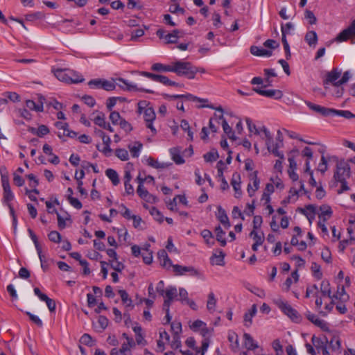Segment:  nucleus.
<instances>
[{
  "label": "nucleus",
  "instance_id": "obj_1",
  "mask_svg": "<svg viewBox=\"0 0 355 355\" xmlns=\"http://www.w3.org/2000/svg\"><path fill=\"white\" fill-rule=\"evenodd\" d=\"M350 177L351 168L348 162H345V159L337 161L336 168L334 171L333 179L335 182H339L341 184L340 189L338 191V193L349 190L347 180Z\"/></svg>",
  "mask_w": 355,
  "mask_h": 355
},
{
  "label": "nucleus",
  "instance_id": "obj_2",
  "mask_svg": "<svg viewBox=\"0 0 355 355\" xmlns=\"http://www.w3.org/2000/svg\"><path fill=\"white\" fill-rule=\"evenodd\" d=\"M173 72L179 76L193 79L198 72V68L189 62L177 61L173 62Z\"/></svg>",
  "mask_w": 355,
  "mask_h": 355
},
{
  "label": "nucleus",
  "instance_id": "obj_3",
  "mask_svg": "<svg viewBox=\"0 0 355 355\" xmlns=\"http://www.w3.org/2000/svg\"><path fill=\"white\" fill-rule=\"evenodd\" d=\"M275 303L278 306V308L293 322L298 323L302 320L301 315L286 301L279 298L275 300Z\"/></svg>",
  "mask_w": 355,
  "mask_h": 355
},
{
  "label": "nucleus",
  "instance_id": "obj_4",
  "mask_svg": "<svg viewBox=\"0 0 355 355\" xmlns=\"http://www.w3.org/2000/svg\"><path fill=\"white\" fill-rule=\"evenodd\" d=\"M311 343L312 345L309 343L305 344L306 352L310 355H317L318 353L316 350L319 352L327 346L328 339L325 336L321 338L313 336L311 338Z\"/></svg>",
  "mask_w": 355,
  "mask_h": 355
},
{
  "label": "nucleus",
  "instance_id": "obj_5",
  "mask_svg": "<svg viewBox=\"0 0 355 355\" xmlns=\"http://www.w3.org/2000/svg\"><path fill=\"white\" fill-rule=\"evenodd\" d=\"M261 223H254V229L250 233V237L253 240L252 245L253 251L257 252L259 247L263 245L265 240L263 232L260 228Z\"/></svg>",
  "mask_w": 355,
  "mask_h": 355
},
{
  "label": "nucleus",
  "instance_id": "obj_6",
  "mask_svg": "<svg viewBox=\"0 0 355 355\" xmlns=\"http://www.w3.org/2000/svg\"><path fill=\"white\" fill-rule=\"evenodd\" d=\"M351 40L352 43H355V19L350 26L341 31L336 37V41L341 42Z\"/></svg>",
  "mask_w": 355,
  "mask_h": 355
},
{
  "label": "nucleus",
  "instance_id": "obj_7",
  "mask_svg": "<svg viewBox=\"0 0 355 355\" xmlns=\"http://www.w3.org/2000/svg\"><path fill=\"white\" fill-rule=\"evenodd\" d=\"M143 114L146 127L149 128L151 130L153 135H155L157 133V130L153 126V123L156 118L154 109L152 107H148L144 109Z\"/></svg>",
  "mask_w": 355,
  "mask_h": 355
},
{
  "label": "nucleus",
  "instance_id": "obj_8",
  "mask_svg": "<svg viewBox=\"0 0 355 355\" xmlns=\"http://www.w3.org/2000/svg\"><path fill=\"white\" fill-rule=\"evenodd\" d=\"M266 85H263L261 87H254L253 90L257 94L268 97L270 98H273L275 100H278L282 98L283 92L279 89H263V88L266 87Z\"/></svg>",
  "mask_w": 355,
  "mask_h": 355
},
{
  "label": "nucleus",
  "instance_id": "obj_9",
  "mask_svg": "<svg viewBox=\"0 0 355 355\" xmlns=\"http://www.w3.org/2000/svg\"><path fill=\"white\" fill-rule=\"evenodd\" d=\"M178 291L177 288L175 286H170L164 292L165 300L163 304V309H168L170 308L171 302L175 300L177 297Z\"/></svg>",
  "mask_w": 355,
  "mask_h": 355
},
{
  "label": "nucleus",
  "instance_id": "obj_10",
  "mask_svg": "<svg viewBox=\"0 0 355 355\" xmlns=\"http://www.w3.org/2000/svg\"><path fill=\"white\" fill-rule=\"evenodd\" d=\"M254 209V201L251 204L248 203L247 205V208L243 211V213L241 212L240 209L238 207H234L232 210V218L234 219H239L241 218V220H244L245 217L244 214L248 216H251L253 214Z\"/></svg>",
  "mask_w": 355,
  "mask_h": 355
},
{
  "label": "nucleus",
  "instance_id": "obj_11",
  "mask_svg": "<svg viewBox=\"0 0 355 355\" xmlns=\"http://www.w3.org/2000/svg\"><path fill=\"white\" fill-rule=\"evenodd\" d=\"M173 270L178 275H184L188 274L191 276H198L199 271L193 266H183L180 265H173Z\"/></svg>",
  "mask_w": 355,
  "mask_h": 355
},
{
  "label": "nucleus",
  "instance_id": "obj_12",
  "mask_svg": "<svg viewBox=\"0 0 355 355\" xmlns=\"http://www.w3.org/2000/svg\"><path fill=\"white\" fill-rule=\"evenodd\" d=\"M307 319L311 321L315 326L320 327L322 330L324 331H329V325L327 322H326L324 320L320 318L318 315L311 313V312H308L306 313Z\"/></svg>",
  "mask_w": 355,
  "mask_h": 355
},
{
  "label": "nucleus",
  "instance_id": "obj_13",
  "mask_svg": "<svg viewBox=\"0 0 355 355\" xmlns=\"http://www.w3.org/2000/svg\"><path fill=\"white\" fill-rule=\"evenodd\" d=\"M117 80L120 83H122L123 85L117 84L119 87H121L124 90L127 91H139V92H144L148 94H153L154 92L150 89H143V88H139L136 85L132 84L130 83H128L127 80H124L123 78H118Z\"/></svg>",
  "mask_w": 355,
  "mask_h": 355
},
{
  "label": "nucleus",
  "instance_id": "obj_14",
  "mask_svg": "<svg viewBox=\"0 0 355 355\" xmlns=\"http://www.w3.org/2000/svg\"><path fill=\"white\" fill-rule=\"evenodd\" d=\"M317 215L320 220L325 222L329 220L332 216V209L327 205H322L321 206H317Z\"/></svg>",
  "mask_w": 355,
  "mask_h": 355
},
{
  "label": "nucleus",
  "instance_id": "obj_15",
  "mask_svg": "<svg viewBox=\"0 0 355 355\" xmlns=\"http://www.w3.org/2000/svg\"><path fill=\"white\" fill-rule=\"evenodd\" d=\"M257 175H258V172L257 171L251 173L249 175L250 180L252 181V186L250 183L248 184V193L250 197L254 196V192L259 187L260 181H259V179L258 178Z\"/></svg>",
  "mask_w": 355,
  "mask_h": 355
},
{
  "label": "nucleus",
  "instance_id": "obj_16",
  "mask_svg": "<svg viewBox=\"0 0 355 355\" xmlns=\"http://www.w3.org/2000/svg\"><path fill=\"white\" fill-rule=\"evenodd\" d=\"M20 96L16 92H6L2 94V97L0 98V106L7 104L8 101L15 103L20 101Z\"/></svg>",
  "mask_w": 355,
  "mask_h": 355
},
{
  "label": "nucleus",
  "instance_id": "obj_17",
  "mask_svg": "<svg viewBox=\"0 0 355 355\" xmlns=\"http://www.w3.org/2000/svg\"><path fill=\"white\" fill-rule=\"evenodd\" d=\"M225 253L221 250H216L210 257V262L212 265L223 266L225 265Z\"/></svg>",
  "mask_w": 355,
  "mask_h": 355
},
{
  "label": "nucleus",
  "instance_id": "obj_18",
  "mask_svg": "<svg viewBox=\"0 0 355 355\" xmlns=\"http://www.w3.org/2000/svg\"><path fill=\"white\" fill-rule=\"evenodd\" d=\"M340 75L341 71L337 68H334L331 71L327 73L326 78L324 80V85L331 83L334 86V83H336Z\"/></svg>",
  "mask_w": 355,
  "mask_h": 355
},
{
  "label": "nucleus",
  "instance_id": "obj_19",
  "mask_svg": "<svg viewBox=\"0 0 355 355\" xmlns=\"http://www.w3.org/2000/svg\"><path fill=\"white\" fill-rule=\"evenodd\" d=\"M13 198H14V195L11 191L10 187L3 189V200L8 206L10 211V214L13 216V220H14V222H15L16 218L14 215V209L10 203V202L12 201L13 200Z\"/></svg>",
  "mask_w": 355,
  "mask_h": 355
},
{
  "label": "nucleus",
  "instance_id": "obj_20",
  "mask_svg": "<svg viewBox=\"0 0 355 355\" xmlns=\"http://www.w3.org/2000/svg\"><path fill=\"white\" fill-rule=\"evenodd\" d=\"M257 312L256 304H253L250 309L245 312L244 314V325L250 327L252 323V318L254 317Z\"/></svg>",
  "mask_w": 355,
  "mask_h": 355
},
{
  "label": "nucleus",
  "instance_id": "obj_21",
  "mask_svg": "<svg viewBox=\"0 0 355 355\" xmlns=\"http://www.w3.org/2000/svg\"><path fill=\"white\" fill-rule=\"evenodd\" d=\"M231 184L235 191V197L239 198L241 195L240 175L234 173L232 175Z\"/></svg>",
  "mask_w": 355,
  "mask_h": 355
},
{
  "label": "nucleus",
  "instance_id": "obj_22",
  "mask_svg": "<svg viewBox=\"0 0 355 355\" xmlns=\"http://www.w3.org/2000/svg\"><path fill=\"white\" fill-rule=\"evenodd\" d=\"M158 259L159 260L160 264L166 268H170L172 266V262L171 259L168 258L167 252L165 250H161L157 253Z\"/></svg>",
  "mask_w": 355,
  "mask_h": 355
},
{
  "label": "nucleus",
  "instance_id": "obj_23",
  "mask_svg": "<svg viewBox=\"0 0 355 355\" xmlns=\"http://www.w3.org/2000/svg\"><path fill=\"white\" fill-rule=\"evenodd\" d=\"M317 206L314 205H309L302 209V212L306 216L309 222H311L315 219V215H317Z\"/></svg>",
  "mask_w": 355,
  "mask_h": 355
},
{
  "label": "nucleus",
  "instance_id": "obj_24",
  "mask_svg": "<svg viewBox=\"0 0 355 355\" xmlns=\"http://www.w3.org/2000/svg\"><path fill=\"white\" fill-rule=\"evenodd\" d=\"M183 35V31L174 29L171 33H167L166 40L165 42L166 44H175L178 42V40L179 37Z\"/></svg>",
  "mask_w": 355,
  "mask_h": 355
},
{
  "label": "nucleus",
  "instance_id": "obj_25",
  "mask_svg": "<svg viewBox=\"0 0 355 355\" xmlns=\"http://www.w3.org/2000/svg\"><path fill=\"white\" fill-rule=\"evenodd\" d=\"M69 71L68 69H53L55 76L60 81L68 83L69 81Z\"/></svg>",
  "mask_w": 355,
  "mask_h": 355
},
{
  "label": "nucleus",
  "instance_id": "obj_26",
  "mask_svg": "<svg viewBox=\"0 0 355 355\" xmlns=\"http://www.w3.org/2000/svg\"><path fill=\"white\" fill-rule=\"evenodd\" d=\"M339 300L341 302H346L349 300V295L346 293L343 286H338L336 294L332 295L331 300Z\"/></svg>",
  "mask_w": 355,
  "mask_h": 355
},
{
  "label": "nucleus",
  "instance_id": "obj_27",
  "mask_svg": "<svg viewBox=\"0 0 355 355\" xmlns=\"http://www.w3.org/2000/svg\"><path fill=\"white\" fill-rule=\"evenodd\" d=\"M108 323V319L105 316L100 315L98 318L97 322L94 324V326L96 331L102 332L106 329Z\"/></svg>",
  "mask_w": 355,
  "mask_h": 355
},
{
  "label": "nucleus",
  "instance_id": "obj_28",
  "mask_svg": "<svg viewBox=\"0 0 355 355\" xmlns=\"http://www.w3.org/2000/svg\"><path fill=\"white\" fill-rule=\"evenodd\" d=\"M181 149L178 147H174L170 149V153L172 157V159L177 164H182L184 163V159L181 156Z\"/></svg>",
  "mask_w": 355,
  "mask_h": 355
},
{
  "label": "nucleus",
  "instance_id": "obj_29",
  "mask_svg": "<svg viewBox=\"0 0 355 355\" xmlns=\"http://www.w3.org/2000/svg\"><path fill=\"white\" fill-rule=\"evenodd\" d=\"M244 345L249 350H253L258 348V344L253 338L248 333L243 334Z\"/></svg>",
  "mask_w": 355,
  "mask_h": 355
},
{
  "label": "nucleus",
  "instance_id": "obj_30",
  "mask_svg": "<svg viewBox=\"0 0 355 355\" xmlns=\"http://www.w3.org/2000/svg\"><path fill=\"white\" fill-rule=\"evenodd\" d=\"M228 340L230 343V348L233 351H237L239 347V336L234 331H229Z\"/></svg>",
  "mask_w": 355,
  "mask_h": 355
},
{
  "label": "nucleus",
  "instance_id": "obj_31",
  "mask_svg": "<svg viewBox=\"0 0 355 355\" xmlns=\"http://www.w3.org/2000/svg\"><path fill=\"white\" fill-rule=\"evenodd\" d=\"M121 214L126 220L132 219L133 222H141V217L132 214L130 210L128 209L125 206L121 205Z\"/></svg>",
  "mask_w": 355,
  "mask_h": 355
},
{
  "label": "nucleus",
  "instance_id": "obj_32",
  "mask_svg": "<svg viewBox=\"0 0 355 355\" xmlns=\"http://www.w3.org/2000/svg\"><path fill=\"white\" fill-rule=\"evenodd\" d=\"M137 193L139 197L147 202H151L154 199V196L149 193L144 185H138Z\"/></svg>",
  "mask_w": 355,
  "mask_h": 355
},
{
  "label": "nucleus",
  "instance_id": "obj_33",
  "mask_svg": "<svg viewBox=\"0 0 355 355\" xmlns=\"http://www.w3.org/2000/svg\"><path fill=\"white\" fill-rule=\"evenodd\" d=\"M151 70L158 72H173V64L170 65L162 63H155L151 66Z\"/></svg>",
  "mask_w": 355,
  "mask_h": 355
},
{
  "label": "nucleus",
  "instance_id": "obj_34",
  "mask_svg": "<svg viewBox=\"0 0 355 355\" xmlns=\"http://www.w3.org/2000/svg\"><path fill=\"white\" fill-rule=\"evenodd\" d=\"M250 53L257 56H266L270 57L272 55V51L264 49H261L257 46H252L250 47Z\"/></svg>",
  "mask_w": 355,
  "mask_h": 355
},
{
  "label": "nucleus",
  "instance_id": "obj_35",
  "mask_svg": "<svg viewBox=\"0 0 355 355\" xmlns=\"http://www.w3.org/2000/svg\"><path fill=\"white\" fill-rule=\"evenodd\" d=\"M220 119H223L222 122V126L224 132L228 136V137L232 140H236V137L234 135V132L233 131L232 128L229 125L227 121L223 118V116L222 115Z\"/></svg>",
  "mask_w": 355,
  "mask_h": 355
},
{
  "label": "nucleus",
  "instance_id": "obj_36",
  "mask_svg": "<svg viewBox=\"0 0 355 355\" xmlns=\"http://www.w3.org/2000/svg\"><path fill=\"white\" fill-rule=\"evenodd\" d=\"M28 234H29V236H30L31 240L33 241V242L35 245L39 259H41L42 260V257H42V248L38 242L37 236L35 234V233L33 232V230L31 228L28 229Z\"/></svg>",
  "mask_w": 355,
  "mask_h": 355
},
{
  "label": "nucleus",
  "instance_id": "obj_37",
  "mask_svg": "<svg viewBox=\"0 0 355 355\" xmlns=\"http://www.w3.org/2000/svg\"><path fill=\"white\" fill-rule=\"evenodd\" d=\"M320 292L323 296H327L330 299L332 298L330 284L327 280H323L320 284Z\"/></svg>",
  "mask_w": 355,
  "mask_h": 355
},
{
  "label": "nucleus",
  "instance_id": "obj_38",
  "mask_svg": "<svg viewBox=\"0 0 355 355\" xmlns=\"http://www.w3.org/2000/svg\"><path fill=\"white\" fill-rule=\"evenodd\" d=\"M282 42L284 45V49L285 50L286 58L287 60H288V59H290L291 54V51H290V46H289V44L287 42L286 37V31L283 27V26H282Z\"/></svg>",
  "mask_w": 355,
  "mask_h": 355
},
{
  "label": "nucleus",
  "instance_id": "obj_39",
  "mask_svg": "<svg viewBox=\"0 0 355 355\" xmlns=\"http://www.w3.org/2000/svg\"><path fill=\"white\" fill-rule=\"evenodd\" d=\"M106 176L112 181L114 186H116L119 183V178L117 172L112 169L108 168L105 171Z\"/></svg>",
  "mask_w": 355,
  "mask_h": 355
},
{
  "label": "nucleus",
  "instance_id": "obj_40",
  "mask_svg": "<svg viewBox=\"0 0 355 355\" xmlns=\"http://www.w3.org/2000/svg\"><path fill=\"white\" fill-rule=\"evenodd\" d=\"M216 302L217 300L214 293L212 292L209 293L208 295V300L207 302V309L209 312L213 313L215 311Z\"/></svg>",
  "mask_w": 355,
  "mask_h": 355
},
{
  "label": "nucleus",
  "instance_id": "obj_41",
  "mask_svg": "<svg viewBox=\"0 0 355 355\" xmlns=\"http://www.w3.org/2000/svg\"><path fill=\"white\" fill-rule=\"evenodd\" d=\"M68 83H79L84 81V78L76 71L69 69Z\"/></svg>",
  "mask_w": 355,
  "mask_h": 355
},
{
  "label": "nucleus",
  "instance_id": "obj_42",
  "mask_svg": "<svg viewBox=\"0 0 355 355\" xmlns=\"http://www.w3.org/2000/svg\"><path fill=\"white\" fill-rule=\"evenodd\" d=\"M26 106L27 108L36 112H43L44 110L42 101H41V103H36L32 100H27L26 101Z\"/></svg>",
  "mask_w": 355,
  "mask_h": 355
},
{
  "label": "nucleus",
  "instance_id": "obj_43",
  "mask_svg": "<svg viewBox=\"0 0 355 355\" xmlns=\"http://www.w3.org/2000/svg\"><path fill=\"white\" fill-rule=\"evenodd\" d=\"M304 39L309 46L315 45L318 41V36L314 31H310L306 33Z\"/></svg>",
  "mask_w": 355,
  "mask_h": 355
},
{
  "label": "nucleus",
  "instance_id": "obj_44",
  "mask_svg": "<svg viewBox=\"0 0 355 355\" xmlns=\"http://www.w3.org/2000/svg\"><path fill=\"white\" fill-rule=\"evenodd\" d=\"M265 190L266 191L262 195L261 200H264V203H268L270 200V195L274 192V185L271 183H268Z\"/></svg>",
  "mask_w": 355,
  "mask_h": 355
},
{
  "label": "nucleus",
  "instance_id": "obj_45",
  "mask_svg": "<svg viewBox=\"0 0 355 355\" xmlns=\"http://www.w3.org/2000/svg\"><path fill=\"white\" fill-rule=\"evenodd\" d=\"M119 294L120 295L123 303L127 307H133L132 300L129 297L128 293L125 290H119Z\"/></svg>",
  "mask_w": 355,
  "mask_h": 355
},
{
  "label": "nucleus",
  "instance_id": "obj_46",
  "mask_svg": "<svg viewBox=\"0 0 355 355\" xmlns=\"http://www.w3.org/2000/svg\"><path fill=\"white\" fill-rule=\"evenodd\" d=\"M150 245H148L146 248L142 249V257L143 261L146 264H150L153 261V255L152 252L149 251L148 248Z\"/></svg>",
  "mask_w": 355,
  "mask_h": 355
},
{
  "label": "nucleus",
  "instance_id": "obj_47",
  "mask_svg": "<svg viewBox=\"0 0 355 355\" xmlns=\"http://www.w3.org/2000/svg\"><path fill=\"white\" fill-rule=\"evenodd\" d=\"M332 116H339L345 119L354 118L355 115L349 110H338L334 109Z\"/></svg>",
  "mask_w": 355,
  "mask_h": 355
},
{
  "label": "nucleus",
  "instance_id": "obj_48",
  "mask_svg": "<svg viewBox=\"0 0 355 355\" xmlns=\"http://www.w3.org/2000/svg\"><path fill=\"white\" fill-rule=\"evenodd\" d=\"M201 236L205 239L206 243L211 246L214 244V237L212 233L208 230H204L201 232Z\"/></svg>",
  "mask_w": 355,
  "mask_h": 355
},
{
  "label": "nucleus",
  "instance_id": "obj_49",
  "mask_svg": "<svg viewBox=\"0 0 355 355\" xmlns=\"http://www.w3.org/2000/svg\"><path fill=\"white\" fill-rule=\"evenodd\" d=\"M110 265L115 271L121 272L125 268L123 263L118 261V258L116 259H110Z\"/></svg>",
  "mask_w": 355,
  "mask_h": 355
},
{
  "label": "nucleus",
  "instance_id": "obj_50",
  "mask_svg": "<svg viewBox=\"0 0 355 355\" xmlns=\"http://www.w3.org/2000/svg\"><path fill=\"white\" fill-rule=\"evenodd\" d=\"M135 144L137 146H131L130 145L128 146V148L131 153V155L133 157H137L139 155V151L142 148V144L140 142H136Z\"/></svg>",
  "mask_w": 355,
  "mask_h": 355
},
{
  "label": "nucleus",
  "instance_id": "obj_51",
  "mask_svg": "<svg viewBox=\"0 0 355 355\" xmlns=\"http://www.w3.org/2000/svg\"><path fill=\"white\" fill-rule=\"evenodd\" d=\"M311 271L313 277L317 279H320L322 277V272L320 266L316 263H313L311 265Z\"/></svg>",
  "mask_w": 355,
  "mask_h": 355
},
{
  "label": "nucleus",
  "instance_id": "obj_52",
  "mask_svg": "<svg viewBox=\"0 0 355 355\" xmlns=\"http://www.w3.org/2000/svg\"><path fill=\"white\" fill-rule=\"evenodd\" d=\"M216 239L220 242L221 246L226 245V241L224 238L225 232L220 228V226L216 227Z\"/></svg>",
  "mask_w": 355,
  "mask_h": 355
},
{
  "label": "nucleus",
  "instance_id": "obj_53",
  "mask_svg": "<svg viewBox=\"0 0 355 355\" xmlns=\"http://www.w3.org/2000/svg\"><path fill=\"white\" fill-rule=\"evenodd\" d=\"M216 215L219 222H229L225 211L220 206L218 207Z\"/></svg>",
  "mask_w": 355,
  "mask_h": 355
},
{
  "label": "nucleus",
  "instance_id": "obj_54",
  "mask_svg": "<svg viewBox=\"0 0 355 355\" xmlns=\"http://www.w3.org/2000/svg\"><path fill=\"white\" fill-rule=\"evenodd\" d=\"M159 83L167 86H175L180 87L183 86V85L172 81L167 76L163 75L161 76Z\"/></svg>",
  "mask_w": 355,
  "mask_h": 355
},
{
  "label": "nucleus",
  "instance_id": "obj_55",
  "mask_svg": "<svg viewBox=\"0 0 355 355\" xmlns=\"http://www.w3.org/2000/svg\"><path fill=\"white\" fill-rule=\"evenodd\" d=\"M148 164L155 168H164L167 166L165 163H160L158 161L154 159L153 157H149L147 160Z\"/></svg>",
  "mask_w": 355,
  "mask_h": 355
},
{
  "label": "nucleus",
  "instance_id": "obj_56",
  "mask_svg": "<svg viewBox=\"0 0 355 355\" xmlns=\"http://www.w3.org/2000/svg\"><path fill=\"white\" fill-rule=\"evenodd\" d=\"M261 131H262L264 133L266 138V144L267 146V148L268 150H270V149L272 148L271 142L272 141V137L270 135V132L268 130V129L265 126H263L261 128Z\"/></svg>",
  "mask_w": 355,
  "mask_h": 355
},
{
  "label": "nucleus",
  "instance_id": "obj_57",
  "mask_svg": "<svg viewBox=\"0 0 355 355\" xmlns=\"http://www.w3.org/2000/svg\"><path fill=\"white\" fill-rule=\"evenodd\" d=\"M94 122L96 125H98L101 128L105 127V123H106L105 114L102 112H100L94 119Z\"/></svg>",
  "mask_w": 355,
  "mask_h": 355
},
{
  "label": "nucleus",
  "instance_id": "obj_58",
  "mask_svg": "<svg viewBox=\"0 0 355 355\" xmlns=\"http://www.w3.org/2000/svg\"><path fill=\"white\" fill-rule=\"evenodd\" d=\"M209 340L205 338L202 341L201 349L196 348V355H205V352L207 350L209 347Z\"/></svg>",
  "mask_w": 355,
  "mask_h": 355
},
{
  "label": "nucleus",
  "instance_id": "obj_59",
  "mask_svg": "<svg viewBox=\"0 0 355 355\" xmlns=\"http://www.w3.org/2000/svg\"><path fill=\"white\" fill-rule=\"evenodd\" d=\"M116 156L121 160L126 161L128 159V152L123 148H118L115 151Z\"/></svg>",
  "mask_w": 355,
  "mask_h": 355
},
{
  "label": "nucleus",
  "instance_id": "obj_60",
  "mask_svg": "<svg viewBox=\"0 0 355 355\" xmlns=\"http://www.w3.org/2000/svg\"><path fill=\"white\" fill-rule=\"evenodd\" d=\"M80 341L81 343L90 347L94 345V341L92 336L87 334H83L81 336Z\"/></svg>",
  "mask_w": 355,
  "mask_h": 355
},
{
  "label": "nucleus",
  "instance_id": "obj_61",
  "mask_svg": "<svg viewBox=\"0 0 355 355\" xmlns=\"http://www.w3.org/2000/svg\"><path fill=\"white\" fill-rule=\"evenodd\" d=\"M219 155L216 151H210L204 155L203 157L207 162H212L218 158Z\"/></svg>",
  "mask_w": 355,
  "mask_h": 355
},
{
  "label": "nucleus",
  "instance_id": "obj_62",
  "mask_svg": "<svg viewBox=\"0 0 355 355\" xmlns=\"http://www.w3.org/2000/svg\"><path fill=\"white\" fill-rule=\"evenodd\" d=\"M304 17L309 21V24L313 25L316 24L317 19L312 11L306 10L304 12Z\"/></svg>",
  "mask_w": 355,
  "mask_h": 355
},
{
  "label": "nucleus",
  "instance_id": "obj_63",
  "mask_svg": "<svg viewBox=\"0 0 355 355\" xmlns=\"http://www.w3.org/2000/svg\"><path fill=\"white\" fill-rule=\"evenodd\" d=\"M48 237L51 241L55 243H59L61 241V235L57 231H51L48 234Z\"/></svg>",
  "mask_w": 355,
  "mask_h": 355
},
{
  "label": "nucleus",
  "instance_id": "obj_64",
  "mask_svg": "<svg viewBox=\"0 0 355 355\" xmlns=\"http://www.w3.org/2000/svg\"><path fill=\"white\" fill-rule=\"evenodd\" d=\"M329 344L331 345V347L334 349V350H339L340 348H341V342H340V340L338 337L337 336H334L330 342H329Z\"/></svg>",
  "mask_w": 355,
  "mask_h": 355
}]
</instances>
